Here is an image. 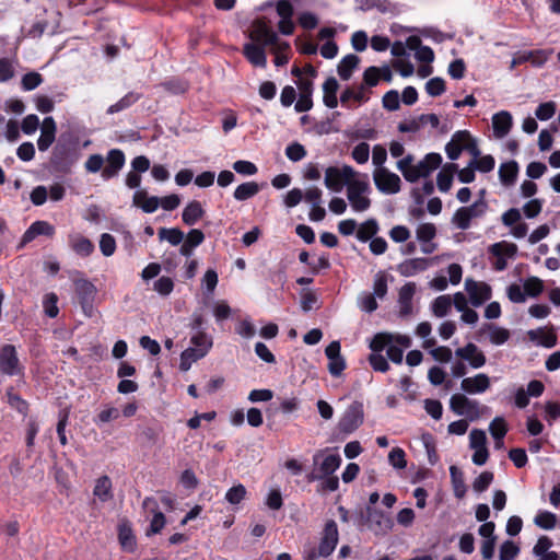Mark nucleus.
<instances>
[{
  "mask_svg": "<svg viewBox=\"0 0 560 560\" xmlns=\"http://www.w3.org/2000/svg\"><path fill=\"white\" fill-rule=\"evenodd\" d=\"M213 346V338L207 332L192 334L190 337V347L180 354L179 369L187 372L192 363L205 358Z\"/></svg>",
  "mask_w": 560,
  "mask_h": 560,
  "instance_id": "obj_1",
  "label": "nucleus"
},
{
  "mask_svg": "<svg viewBox=\"0 0 560 560\" xmlns=\"http://www.w3.org/2000/svg\"><path fill=\"white\" fill-rule=\"evenodd\" d=\"M371 186L366 174L363 179H352L349 183L347 198L353 211L363 212L371 207V199L369 198Z\"/></svg>",
  "mask_w": 560,
  "mask_h": 560,
  "instance_id": "obj_2",
  "label": "nucleus"
},
{
  "mask_svg": "<svg viewBox=\"0 0 560 560\" xmlns=\"http://www.w3.org/2000/svg\"><path fill=\"white\" fill-rule=\"evenodd\" d=\"M252 43L262 46H272L277 48H290L287 42H280L277 33L265 22L262 19H257L253 22V27L249 33Z\"/></svg>",
  "mask_w": 560,
  "mask_h": 560,
  "instance_id": "obj_3",
  "label": "nucleus"
},
{
  "mask_svg": "<svg viewBox=\"0 0 560 560\" xmlns=\"http://www.w3.org/2000/svg\"><path fill=\"white\" fill-rule=\"evenodd\" d=\"M450 408L455 415L466 417L470 421H475L481 416L480 404L464 394L452 395Z\"/></svg>",
  "mask_w": 560,
  "mask_h": 560,
  "instance_id": "obj_4",
  "label": "nucleus"
},
{
  "mask_svg": "<svg viewBox=\"0 0 560 560\" xmlns=\"http://www.w3.org/2000/svg\"><path fill=\"white\" fill-rule=\"evenodd\" d=\"M354 175L355 171L349 165L342 167L329 166L325 171L324 183L328 189L339 192L346 184L349 185Z\"/></svg>",
  "mask_w": 560,
  "mask_h": 560,
  "instance_id": "obj_5",
  "label": "nucleus"
},
{
  "mask_svg": "<svg viewBox=\"0 0 560 560\" xmlns=\"http://www.w3.org/2000/svg\"><path fill=\"white\" fill-rule=\"evenodd\" d=\"M0 373L7 376H21L24 374V366L13 345L8 343L0 349Z\"/></svg>",
  "mask_w": 560,
  "mask_h": 560,
  "instance_id": "obj_6",
  "label": "nucleus"
},
{
  "mask_svg": "<svg viewBox=\"0 0 560 560\" xmlns=\"http://www.w3.org/2000/svg\"><path fill=\"white\" fill-rule=\"evenodd\" d=\"M488 209L486 200H476L469 207H462L456 210L453 215L452 222L460 230H467L470 226V221L474 218L482 217Z\"/></svg>",
  "mask_w": 560,
  "mask_h": 560,
  "instance_id": "obj_7",
  "label": "nucleus"
},
{
  "mask_svg": "<svg viewBox=\"0 0 560 560\" xmlns=\"http://www.w3.org/2000/svg\"><path fill=\"white\" fill-rule=\"evenodd\" d=\"M74 290L83 313L91 317L93 315V304L97 293L96 287L90 280L80 278L74 280Z\"/></svg>",
  "mask_w": 560,
  "mask_h": 560,
  "instance_id": "obj_8",
  "label": "nucleus"
},
{
  "mask_svg": "<svg viewBox=\"0 0 560 560\" xmlns=\"http://www.w3.org/2000/svg\"><path fill=\"white\" fill-rule=\"evenodd\" d=\"M373 180L377 190L384 195H395L400 191V177L388 168H375Z\"/></svg>",
  "mask_w": 560,
  "mask_h": 560,
  "instance_id": "obj_9",
  "label": "nucleus"
},
{
  "mask_svg": "<svg viewBox=\"0 0 560 560\" xmlns=\"http://www.w3.org/2000/svg\"><path fill=\"white\" fill-rule=\"evenodd\" d=\"M358 525L364 524V522H370L372 528L378 533H387L389 532L394 523L392 518L386 515L383 511L371 508L370 505L366 508V515H364L363 511H360L357 515Z\"/></svg>",
  "mask_w": 560,
  "mask_h": 560,
  "instance_id": "obj_10",
  "label": "nucleus"
},
{
  "mask_svg": "<svg viewBox=\"0 0 560 560\" xmlns=\"http://www.w3.org/2000/svg\"><path fill=\"white\" fill-rule=\"evenodd\" d=\"M363 407L360 402L351 404L342 415L338 428L340 432L349 434L363 423Z\"/></svg>",
  "mask_w": 560,
  "mask_h": 560,
  "instance_id": "obj_11",
  "label": "nucleus"
},
{
  "mask_svg": "<svg viewBox=\"0 0 560 560\" xmlns=\"http://www.w3.org/2000/svg\"><path fill=\"white\" fill-rule=\"evenodd\" d=\"M339 540V533L337 524L334 520L326 522L322 532V537L318 546V556L328 557L330 556Z\"/></svg>",
  "mask_w": 560,
  "mask_h": 560,
  "instance_id": "obj_12",
  "label": "nucleus"
},
{
  "mask_svg": "<svg viewBox=\"0 0 560 560\" xmlns=\"http://www.w3.org/2000/svg\"><path fill=\"white\" fill-rule=\"evenodd\" d=\"M465 289L469 295L472 306L479 307L489 301L492 295L491 287L486 282H477L472 279H466Z\"/></svg>",
  "mask_w": 560,
  "mask_h": 560,
  "instance_id": "obj_13",
  "label": "nucleus"
},
{
  "mask_svg": "<svg viewBox=\"0 0 560 560\" xmlns=\"http://www.w3.org/2000/svg\"><path fill=\"white\" fill-rule=\"evenodd\" d=\"M106 165L102 171V177L104 180L117 177L120 170L124 167L126 158L120 149H112L107 152L106 159H104Z\"/></svg>",
  "mask_w": 560,
  "mask_h": 560,
  "instance_id": "obj_14",
  "label": "nucleus"
},
{
  "mask_svg": "<svg viewBox=\"0 0 560 560\" xmlns=\"http://www.w3.org/2000/svg\"><path fill=\"white\" fill-rule=\"evenodd\" d=\"M142 508L147 513L153 515L148 535L160 533L165 525V516L159 510L158 501L152 497H147L142 502Z\"/></svg>",
  "mask_w": 560,
  "mask_h": 560,
  "instance_id": "obj_15",
  "label": "nucleus"
},
{
  "mask_svg": "<svg viewBox=\"0 0 560 560\" xmlns=\"http://www.w3.org/2000/svg\"><path fill=\"white\" fill-rule=\"evenodd\" d=\"M490 377L485 373L465 377L460 382V389L469 395L482 394L490 388Z\"/></svg>",
  "mask_w": 560,
  "mask_h": 560,
  "instance_id": "obj_16",
  "label": "nucleus"
},
{
  "mask_svg": "<svg viewBox=\"0 0 560 560\" xmlns=\"http://www.w3.org/2000/svg\"><path fill=\"white\" fill-rule=\"evenodd\" d=\"M455 354H456V357L468 361L469 365L472 369H480L487 362V359H486V355L483 354V352H481L478 349V347L472 342L467 343L463 348H458L455 351Z\"/></svg>",
  "mask_w": 560,
  "mask_h": 560,
  "instance_id": "obj_17",
  "label": "nucleus"
},
{
  "mask_svg": "<svg viewBox=\"0 0 560 560\" xmlns=\"http://www.w3.org/2000/svg\"><path fill=\"white\" fill-rule=\"evenodd\" d=\"M54 233L55 228L47 221H35L24 232L19 248H22L23 246H25L27 243L32 242L39 235L52 236Z\"/></svg>",
  "mask_w": 560,
  "mask_h": 560,
  "instance_id": "obj_18",
  "label": "nucleus"
},
{
  "mask_svg": "<svg viewBox=\"0 0 560 560\" xmlns=\"http://www.w3.org/2000/svg\"><path fill=\"white\" fill-rule=\"evenodd\" d=\"M513 126V118L510 112L501 110L492 116L493 135L498 139L504 138Z\"/></svg>",
  "mask_w": 560,
  "mask_h": 560,
  "instance_id": "obj_19",
  "label": "nucleus"
},
{
  "mask_svg": "<svg viewBox=\"0 0 560 560\" xmlns=\"http://www.w3.org/2000/svg\"><path fill=\"white\" fill-rule=\"evenodd\" d=\"M265 47L255 43H246L243 47V54L246 59L255 67L265 68L267 66V56Z\"/></svg>",
  "mask_w": 560,
  "mask_h": 560,
  "instance_id": "obj_20",
  "label": "nucleus"
},
{
  "mask_svg": "<svg viewBox=\"0 0 560 560\" xmlns=\"http://www.w3.org/2000/svg\"><path fill=\"white\" fill-rule=\"evenodd\" d=\"M416 292V284L408 282L401 287L398 295L399 315L407 317L412 313V298Z\"/></svg>",
  "mask_w": 560,
  "mask_h": 560,
  "instance_id": "obj_21",
  "label": "nucleus"
},
{
  "mask_svg": "<svg viewBox=\"0 0 560 560\" xmlns=\"http://www.w3.org/2000/svg\"><path fill=\"white\" fill-rule=\"evenodd\" d=\"M429 260L427 258L406 259L397 266V271L402 277H412L427 270Z\"/></svg>",
  "mask_w": 560,
  "mask_h": 560,
  "instance_id": "obj_22",
  "label": "nucleus"
},
{
  "mask_svg": "<svg viewBox=\"0 0 560 560\" xmlns=\"http://www.w3.org/2000/svg\"><path fill=\"white\" fill-rule=\"evenodd\" d=\"M68 242L72 250L82 257L90 256L94 250L93 243L79 233L69 234Z\"/></svg>",
  "mask_w": 560,
  "mask_h": 560,
  "instance_id": "obj_23",
  "label": "nucleus"
},
{
  "mask_svg": "<svg viewBox=\"0 0 560 560\" xmlns=\"http://www.w3.org/2000/svg\"><path fill=\"white\" fill-rule=\"evenodd\" d=\"M132 203L141 208L145 213H153L160 206V198L155 196L149 197L147 191L137 190L133 194Z\"/></svg>",
  "mask_w": 560,
  "mask_h": 560,
  "instance_id": "obj_24",
  "label": "nucleus"
},
{
  "mask_svg": "<svg viewBox=\"0 0 560 560\" xmlns=\"http://www.w3.org/2000/svg\"><path fill=\"white\" fill-rule=\"evenodd\" d=\"M339 89V83L336 78H328L323 84V102L329 108H336L338 105L337 91Z\"/></svg>",
  "mask_w": 560,
  "mask_h": 560,
  "instance_id": "obj_25",
  "label": "nucleus"
},
{
  "mask_svg": "<svg viewBox=\"0 0 560 560\" xmlns=\"http://www.w3.org/2000/svg\"><path fill=\"white\" fill-rule=\"evenodd\" d=\"M442 163V156L439 153H428L417 165L421 177H428Z\"/></svg>",
  "mask_w": 560,
  "mask_h": 560,
  "instance_id": "obj_26",
  "label": "nucleus"
},
{
  "mask_svg": "<svg viewBox=\"0 0 560 560\" xmlns=\"http://www.w3.org/2000/svg\"><path fill=\"white\" fill-rule=\"evenodd\" d=\"M205 210L199 201L192 200L184 208L182 213L183 222L187 225H194L202 218Z\"/></svg>",
  "mask_w": 560,
  "mask_h": 560,
  "instance_id": "obj_27",
  "label": "nucleus"
},
{
  "mask_svg": "<svg viewBox=\"0 0 560 560\" xmlns=\"http://www.w3.org/2000/svg\"><path fill=\"white\" fill-rule=\"evenodd\" d=\"M457 170L454 163L446 164L436 176V185L440 191L447 192L453 183V174Z\"/></svg>",
  "mask_w": 560,
  "mask_h": 560,
  "instance_id": "obj_28",
  "label": "nucleus"
},
{
  "mask_svg": "<svg viewBox=\"0 0 560 560\" xmlns=\"http://www.w3.org/2000/svg\"><path fill=\"white\" fill-rule=\"evenodd\" d=\"M359 62L360 59L357 55L349 54L345 56L337 67L339 77L345 81L349 80L352 75L353 70L358 67Z\"/></svg>",
  "mask_w": 560,
  "mask_h": 560,
  "instance_id": "obj_29",
  "label": "nucleus"
},
{
  "mask_svg": "<svg viewBox=\"0 0 560 560\" xmlns=\"http://www.w3.org/2000/svg\"><path fill=\"white\" fill-rule=\"evenodd\" d=\"M380 231V225H378V222L376 221V219H369L366 221H364L360 226L359 229L357 230V238L360 241V242H368L370 240H372L373 237L376 236V234L378 233Z\"/></svg>",
  "mask_w": 560,
  "mask_h": 560,
  "instance_id": "obj_30",
  "label": "nucleus"
},
{
  "mask_svg": "<svg viewBox=\"0 0 560 560\" xmlns=\"http://www.w3.org/2000/svg\"><path fill=\"white\" fill-rule=\"evenodd\" d=\"M518 173V164L515 161L502 163L499 168V178L504 186L515 183Z\"/></svg>",
  "mask_w": 560,
  "mask_h": 560,
  "instance_id": "obj_31",
  "label": "nucleus"
},
{
  "mask_svg": "<svg viewBox=\"0 0 560 560\" xmlns=\"http://www.w3.org/2000/svg\"><path fill=\"white\" fill-rule=\"evenodd\" d=\"M259 184H257L256 182H246L238 185L235 188L233 197L237 201H245L256 196L259 192Z\"/></svg>",
  "mask_w": 560,
  "mask_h": 560,
  "instance_id": "obj_32",
  "label": "nucleus"
},
{
  "mask_svg": "<svg viewBox=\"0 0 560 560\" xmlns=\"http://www.w3.org/2000/svg\"><path fill=\"white\" fill-rule=\"evenodd\" d=\"M93 494L102 502H107L113 498L112 480L108 476H102L96 480Z\"/></svg>",
  "mask_w": 560,
  "mask_h": 560,
  "instance_id": "obj_33",
  "label": "nucleus"
},
{
  "mask_svg": "<svg viewBox=\"0 0 560 560\" xmlns=\"http://www.w3.org/2000/svg\"><path fill=\"white\" fill-rule=\"evenodd\" d=\"M485 328L489 331V340L494 346H501L510 339V331L506 328L494 324H486Z\"/></svg>",
  "mask_w": 560,
  "mask_h": 560,
  "instance_id": "obj_34",
  "label": "nucleus"
},
{
  "mask_svg": "<svg viewBox=\"0 0 560 560\" xmlns=\"http://www.w3.org/2000/svg\"><path fill=\"white\" fill-rule=\"evenodd\" d=\"M450 475L452 485L454 488V494L456 498L462 499L465 497L467 488L464 481V475L459 468L456 466L450 467Z\"/></svg>",
  "mask_w": 560,
  "mask_h": 560,
  "instance_id": "obj_35",
  "label": "nucleus"
},
{
  "mask_svg": "<svg viewBox=\"0 0 560 560\" xmlns=\"http://www.w3.org/2000/svg\"><path fill=\"white\" fill-rule=\"evenodd\" d=\"M141 95L136 92H129L125 96H122L118 102L110 105L107 108V114L113 115L119 112H122L133 105L136 102L140 100Z\"/></svg>",
  "mask_w": 560,
  "mask_h": 560,
  "instance_id": "obj_36",
  "label": "nucleus"
},
{
  "mask_svg": "<svg viewBox=\"0 0 560 560\" xmlns=\"http://www.w3.org/2000/svg\"><path fill=\"white\" fill-rule=\"evenodd\" d=\"M516 252H517V246L513 243H508L505 241L494 243L489 247V253L491 255L503 256L504 258L505 257H509V258L514 257Z\"/></svg>",
  "mask_w": 560,
  "mask_h": 560,
  "instance_id": "obj_37",
  "label": "nucleus"
},
{
  "mask_svg": "<svg viewBox=\"0 0 560 560\" xmlns=\"http://www.w3.org/2000/svg\"><path fill=\"white\" fill-rule=\"evenodd\" d=\"M523 288L526 296L537 298L544 291V281L538 277L532 276L525 279Z\"/></svg>",
  "mask_w": 560,
  "mask_h": 560,
  "instance_id": "obj_38",
  "label": "nucleus"
},
{
  "mask_svg": "<svg viewBox=\"0 0 560 560\" xmlns=\"http://www.w3.org/2000/svg\"><path fill=\"white\" fill-rule=\"evenodd\" d=\"M534 523L542 529L551 530L557 525V515L549 511H540L535 516Z\"/></svg>",
  "mask_w": 560,
  "mask_h": 560,
  "instance_id": "obj_39",
  "label": "nucleus"
},
{
  "mask_svg": "<svg viewBox=\"0 0 560 560\" xmlns=\"http://www.w3.org/2000/svg\"><path fill=\"white\" fill-rule=\"evenodd\" d=\"M159 238L161 241H167L171 245H179L184 240V233L179 229H166L161 228L159 230Z\"/></svg>",
  "mask_w": 560,
  "mask_h": 560,
  "instance_id": "obj_40",
  "label": "nucleus"
},
{
  "mask_svg": "<svg viewBox=\"0 0 560 560\" xmlns=\"http://www.w3.org/2000/svg\"><path fill=\"white\" fill-rule=\"evenodd\" d=\"M452 306L450 295H440L432 303V312L436 317H444L447 315Z\"/></svg>",
  "mask_w": 560,
  "mask_h": 560,
  "instance_id": "obj_41",
  "label": "nucleus"
},
{
  "mask_svg": "<svg viewBox=\"0 0 560 560\" xmlns=\"http://www.w3.org/2000/svg\"><path fill=\"white\" fill-rule=\"evenodd\" d=\"M489 431L495 441L501 442V440H503V438L505 436V434L508 432V427H506L504 418L495 417L490 422Z\"/></svg>",
  "mask_w": 560,
  "mask_h": 560,
  "instance_id": "obj_42",
  "label": "nucleus"
},
{
  "mask_svg": "<svg viewBox=\"0 0 560 560\" xmlns=\"http://www.w3.org/2000/svg\"><path fill=\"white\" fill-rule=\"evenodd\" d=\"M340 464L341 457L339 454H329L324 458L320 465V471L323 475L329 476L339 468Z\"/></svg>",
  "mask_w": 560,
  "mask_h": 560,
  "instance_id": "obj_43",
  "label": "nucleus"
},
{
  "mask_svg": "<svg viewBox=\"0 0 560 560\" xmlns=\"http://www.w3.org/2000/svg\"><path fill=\"white\" fill-rule=\"evenodd\" d=\"M57 303H58V296L56 293L50 292L44 296V300H43L44 312L48 317L55 318L58 316L59 308L57 306Z\"/></svg>",
  "mask_w": 560,
  "mask_h": 560,
  "instance_id": "obj_44",
  "label": "nucleus"
},
{
  "mask_svg": "<svg viewBox=\"0 0 560 560\" xmlns=\"http://www.w3.org/2000/svg\"><path fill=\"white\" fill-rule=\"evenodd\" d=\"M390 342H392V336L389 334H386V332L376 334L370 343L372 353H381L386 347L389 346Z\"/></svg>",
  "mask_w": 560,
  "mask_h": 560,
  "instance_id": "obj_45",
  "label": "nucleus"
},
{
  "mask_svg": "<svg viewBox=\"0 0 560 560\" xmlns=\"http://www.w3.org/2000/svg\"><path fill=\"white\" fill-rule=\"evenodd\" d=\"M520 553V548L512 540H505L499 550L500 560H514Z\"/></svg>",
  "mask_w": 560,
  "mask_h": 560,
  "instance_id": "obj_46",
  "label": "nucleus"
},
{
  "mask_svg": "<svg viewBox=\"0 0 560 560\" xmlns=\"http://www.w3.org/2000/svg\"><path fill=\"white\" fill-rule=\"evenodd\" d=\"M43 83V77L35 71L28 72L22 77L21 85L24 91H33Z\"/></svg>",
  "mask_w": 560,
  "mask_h": 560,
  "instance_id": "obj_47",
  "label": "nucleus"
},
{
  "mask_svg": "<svg viewBox=\"0 0 560 560\" xmlns=\"http://www.w3.org/2000/svg\"><path fill=\"white\" fill-rule=\"evenodd\" d=\"M493 472L482 471L472 482L475 492L481 493L486 491L493 481Z\"/></svg>",
  "mask_w": 560,
  "mask_h": 560,
  "instance_id": "obj_48",
  "label": "nucleus"
},
{
  "mask_svg": "<svg viewBox=\"0 0 560 560\" xmlns=\"http://www.w3.org/2000/svg\"><path fill=\"white\" fill-rule=\"evenodd\" d=\"M445 90V81L440 77L432 78L425 83V92L430 96H440Z\"/></svg>",
  "mask_w": 560,
  "mask_h": 560,
  "instance_id": "obj_49",
  "label": "nucleus"
},
{
  "mask_svg": "<svg viewBox=\"0 0 560 560\" xmlns=\"http://www.w3.org/2000/svg\"><path fill=\"white\" fill-rule=\"evenodd\" d=\"M174 289V281L170 277H161L153 283V290L162 296H167Z\"/></svg>",
  "mask_w": 560,
  "mask_h": 560,
  "instance_id": "obj_50",
  "label": "nucleus"
},
{
  "mask_svg": "<svg viewBox=\"0 0 560 560\" xmlns=\"http://www.w3.org/2000/svg\"><path fill=\"white\" fill-rule=\"evenodd\" d=\"M416 234L419 242L429 243L434 238L436 229L432 223H423L418 226Z\"/></svg>",
  "mask_w": 560,
  "mask_h": 560,
  "instance_id": "obj_51",
  "label": "nucleus"
},
{
  "mask_svg": "<svg viewBox=\"0 0 560 560\" xmlns=\"http://www.w3.org/2000/svg\"><path fill=\"white\" fill-rule=\"evenodd\" d=\"M495 161L494 158L490 154L481 156L479 160H471L470 166H474L475 170H478L482 173H489L494 168Z\"/></svg>",
  "mask_w": 560,
  "mask_h": 560,
  "instance_id": "obj_52",
  "label": "nucleus"
},
{
  "mask_svg": "<svg viewBox=\"0 0 560 560\" xmlns=\"http://www.w3.org/2000/svg\"><path fill=\"white\" fill-rule=\"evenodd\" d=\"M285 155L290 161L299 162L306 156V150L301 143L293 142L285 148Z\"/></svg>",
  "mask_w": 560,
  "mask_h": 560,
  "instance_id": "obj_53",
  "label": "nucleus"
},
{
  "mask_svg": "<svg viewBox=\"0 0 560 560\" xmlns=\"http://www.w3.org/2000/svg\"><path fill=\"white\" fill-rule=\"evenodd\" d=\"M556 114V104L555 102H546L538 105L535 110L536 117L541 120H549Z\"/></svg>",
  "mask_w": 560,
  "mask_h": 560,
  "instance_id": "obj_54",
  "label": "nucleus"
},
{
  "mask_svg": "<svg viewBox=\"0 0 560 560\" xmlns=\"http://www.w3.org/2000/svg\"><path fill=\"white\" fill-rule=\"evenodd\" d=\"M351 156L359 164L366 163L370 156V145L366 142H360L353 148Z\"/></svg>",
  "mask_w": 560,
  "mask_h": 560,
  "instance_id": "obj_55",
  "label": "nucleus"
},
{
  "mask_svg": "<svg viewBox=\"0 0 560 560\" xmlns=\"http://www.w3.org/2000/svg\"><path fill=\"white\" fill-rule=\"evenodd\" d=\"M100 249L104 256H112L116 250V241L114 236L108 233H103L100 240Z\"/></svg>",
  "mask_w": 560,
  "mask_h": 560,
  "instance_id": "obj_56",
  "label": "nucleus"
},
{
  "mask_svg": "<svg viewBox=\"0 0 560 560\" xmlns=\"http://www.w3.org/2000/svg\"><path fill=\"white\" fill-rule=\"evenodd\" d=\"M246 495V488L238 483L228 490L225 493V500L230 504H238Z\"/></svg>",
  "mask_w": 560,
  "mask_h": 560,
  "instance_id": "obj_57",
  "label": "nucleus"
},
{
  "mask_svg": "<svg viewBox=\"0 0 560 560\" xmlns=\"http://www.w3.org/2000/svg\"><path fill=\"white\" fill-rule=\"evenodd\" d=\"M388 462L394 468L404 469L407 466L404 450L394 447L388 454Z\"/></svg>",
  "mask_w": 560,
  "mask_h": 560,
  "instance_id": "obj_58",
  "label": "nucleus"
},
{
  "mask_svg": "<svg viewBox=\"0 0 560 560\" xmlns=\"http://www.w3.org/2000/svg\"><path fill=\"white\" fill-rule=\"evenodd\" d=\"M233 170L241 175L252 176L258 172L257 166L249 161L238 160L233 163Z\"/></svg>",
  "mask_w": 560,
  "mask_h": 560,
  "instance_id": "obj_59",
  "label": "nucleus"
},
{
  "mask_svg": "<svg viewBox=\"0 0 560 560\" xmlns=\"http://www.w3.org/2000/svg\"><path fill=\"white\" fill-rule=\"evenodd\" d=\"M317 295L312 291H302L301 293V308L303 312H310L314 308H317Z\"/></svg>",
  "mask_w": 560,
  "mask_h": 560,
  "instance_id": "obj_60",
  "label": "nucleus"
},
{
  "mask_svg": "<svg viewBox=\"0 0 560 560\" xmlns=\"http://www.w3.org/2000/svg\"><path fill=\"white\" fill-rule=\"evenodd\" d=\"M104 163L105 160L101 154H92L85 161L84 167L89 173H97L100 171H103Z\"/></svg>",
  "mask_w": 560,
  "mask_h": 560,
  "instance_id": "obj_61",
  "label": "nucleus"
},
{
  "mask_svg": "<svg viewBox=\"0 0 560 560\" xmlns=\"http://www.w3.org/2000/svg\"><path fill=\"white\" fill-rule=\"evenodd\" d=\"M369 362L373 370L377 372L384 373L389 369L387 359L382 353H371L369 357Z\"/></svg>",
  "mask_w": 560,
  "mask_h": 560,
  "instance_id": "obj_62",
  "label": "nucleus"
},
{
  "mask_svg": "<svg viewBox=\"0 0 560 560\" xmlns=\"http://www.w3.org/2000/svg\"><path fill=\"white\" fill-rule=\"evenodd\" d=\"M506 295L512 303H524L526 301L525 291L516 283L506 288Z\"/></svg>",
  "mask_w": 560,
  "mask_h": 560,
  "instance_id": "obj_63",
  "label": "nucleus"
},
{
  "mask_svg": "<svg viewBox=\"0 0 560 560\" xmlns=\"http://www.w3.org/2000/svg\"><path fill=\"white\" fill-rule=\"evenodd\" d=\"M545 420L551 425L552 422L560 418V404L547 401L545 404Z\"/></svg>",
  "mask_w": 560,
  "mask_h": 560,
  "instance_id": "obj_64",
  "label": "nucleus"
}]
</instances>
